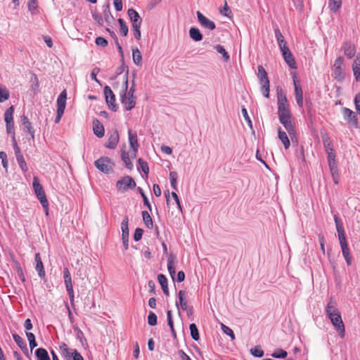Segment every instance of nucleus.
<instances>
[{"instance_id":"f257e3e1","label":"nucleus","mask_w":360,"mask_h":360,"mask_svg":"<svg viewBox=\"0 0 360 360\" xmlns=\"http://www.w3.org/2000/svg\"><path fill=\"white\" fill-rule=\"evenodd\" d=\"M278 115L280 122L283 125L289 136L292 139L295 135V126L291 120V114L285 94L280 90L277 94Z\"/></svg>"},{"instance_id":"f03ea898","label":"nucleus","mask_w":360,"mask_h":360,"mask_svg":"<svg viewBox=\"0 0 360 360\" xmlns=\"http://www.w3.org/2000/svg\"><path fill=\"white\" fill-rule=\"evenodd\" d=\"M128 88V71L125 75V80L123 83L122 90L120 91V100L122 104L127 110H131L136 105L135 97L127 93Z\"/></svg>"},{"instance_id":"7ed1b4c3","label":"nucleus","mask_w":360,"mask_h":360,"mask_svg":"<svg viewBox=\"0 0 360 360\" xmlns=\"http://www.w3.org/2000/svg\"><path fill=\"white\" fill-rule=\"evenodd\" d=\"M33 188L34 190V193L38 200L40 201L47 215L49 214V202L46 199L44 188L41 184L39 183V179L37 176H34L33 178Z\"/></svg>"},{"instance_id":"20e7f679","label":"nucleus","mask_w":360,"mask_h":360,"mask_svg":"<svg viewBox=\"0 0 360 360\" xmlns=\"http://www.w3.org/2000/svg\"><path fill=\"white\" fill-rule=\"evenodd\" d=\"M257 76L259 79L261 87V91L263 96L266 98L269 97V80L267 76V73L264 68L262 65L258 66Z\"/></svg>"},{"instance_id":"39448f33","label":"nucleus","mask_w":360,"mask_h":360,"mask_svg":"<svg viewBox=\"0 0 360 360\" xmlns=\"http://www.w3.org/2000/svg\"><path fill=\"white\" fill-rule=\"evenodd\" d=\"M136 186V182L129 176H124L121 179L118 180L116 184L117 189L122 193H124L129 189H133Z\"/></svg>"},{"instance_id":"423d86ee","label":"nucleus","mask_w":360,"mask_h":360,"mask_svg":"<svg viewBox=\"0 0 360 360\" xmlns=\"http://www.w3.org/2000/svg\"><path fill=\"white\" fill-rule=\"evenodd\" d=\"M328 317L330 320V322L334 328L336 329L340 337L342 338H344L345 335V329L340 313L339 312L338 314H334Z\"/></svg>"},{"instance_id":"0eeeda50","label":"nucleus","mask_w":360,"mask_h":360,"mask_svg":"<svg viewBox=\"0 0 360 360\" xmlns=\"http://www.w3.org/2000/svg\"><path fill=\"white\" fill-rule=\"evenodd\" d=\"M343 65L344 58L342 56L337 58L334 62L333 77L339 82L342 81L345 77V72L343 68Z\"/></svg>"},{"instance_id":"6e6552de","label":"nucleus","mask_w":360,"mask_h":360,"mask_svg":"<svg viewBox=\"0 0 360 360\" xmlns=\"http://www.w3.org/2000/svg\"><path fill=\"white\" fill-rule=\"evenodd\" d=\"M96 168L101 172L108 174L112 169L113 164L108 158L103 157L95 161Z\"/></svg>"},{"instance_id":"1a4fd4ad","label":"nucleus","mask_w":360,"mask_h":360,"mask_svg":"<svg viewBox=\"0 0 360 360\" xmlns=\"http://www.w3.org/2000/svg\"><path fill=\"white\" fill-rule=\"evenodd\" d=\"M103 93L109 108L113 111H116L117 109V105L115 103V94H113L111 89L108 86H105L103 89Z\"/></svg>"},{"instance_id":"9d476101","label":"nucleus","mask_w":360,"mask_h":360,"mask_svg":"<svg viewBox=\"0 0 360 360\" xmlns=\"http://www.w3.org/2000/svg\"><path fill=\"white\" fill-rule=\"evenodd\" d=\"M128 136H129V142L130 148L132 150L131 157L135 158L136 156V153L139 148V143L137 139V134L136 131H134L131 129L128 131Z\"/></svg>"},{"instance_id":"9b49d317","label":"nucleus","mask_w":360,"mask_h":360,"mask_svg":"<svg viewBox=\"0 0 360 360\" xmlns=\"http://www.w3.org/2000/svg\"><path fill=\"white\" fill-rule=\"evenodd\" d=\"M128 217L125 216L121 223L122 229V239L123 245L125 250L129 248V228H128Z\"/></svg>"},{"instance_id":"f8f14e48","label":"nucleus","mask_w":360,"mask_h":360,"mask_svg":"<svg viewBox=\"0 0 360 360\" xmlns=\"http://www.w3.org/2000/svg\"><path fill=\"white\" fill-rule=\"evenodd\" d=\"M196 15L198 20L202 27L209 30H213L216 28L215 23L206 18L202 13L197 11Z\"/></svg>"},{"instance_id":"ddd939ff","label":"nucleus","mask_w":360,"mask_h":360,"mask_svg":"<svg viewBox=\"0 0 360 360\" xmlns=\"http://www.w3.org/2000/svg\"><path fill=\"white\" fill-rule=\"evenodd\" d=\"M342 111L344 117L347 122L356 127L358 126V119L355 112L347 108H344Z\"/></svg>"},{"instance_id":"4468645a","label":"nucleus","mask_w":360,"mask_h":360,"mask_svg":"<svg viewBox=\"0 0 360 360\" xmlns=\"http://www.w3.org/2000/svg\"><path fill=\"white\" fill-rule=\"evenodd\" d=\"M120 140L119 134L117 130L112 131L105 143V147L110 149H114L116 148Z\"/></svg>"},{"instance_id":"2eb2a0df","label":"nucleus","mask_w":360,"mask_h":360,"mask_svg":"<svg viewBox=\"0 0 360 360\" xmlns=\"http://www.w3.org/2000/svg\"><path fill=\"white\" fill-rule=\"evenodd\" d=\"M127 13L132 23V27L141 25L142 18L136 11L133 8H129L127 11Z\"/></svg>"},{"instance_id":"dca6fc26","label":"nucleus","mask_w":360,"mask_h":360,"mask_svg":"<svg viewBox=\"0 0 360 360\" xmlns=\"http://www.w3.org/2000/svg\"><path fill=\"white\" fill-rule=\"evenodd\" d=\"M342 49L344 54L349 59L352 58L356 54L355 45L352 44L350 41H346L342 44Z\"/></svg>"},{"instance_id":"f3484780","label":"nucleus","mask_w":360,"mask_h":360,"mask_svg":"<svg viewBox=\"0 0 360 360\" xmlns=\"http://www.w3.org/2000/svg\"><path fill=\"white\" fill-rule=\"evenodd\" d=\"M281 52L285 61L289 65V67L292 69L297 68L296 63L289 49L287 48L283 49L281 51Z\"/></svg>"},{"instance_id":"a211bd4d","label":"nucleus","mask_w":360,"mask_h":360,"mask_svg":"<svg viewBox=\"0 0 360 360\" xmlns=\"http://www.w3.org/2000/svg\"><path fill=\"white\" fill-rule=\"evenodd\" d=\"M176 263V257L170 254L167 258V269L169 273L170 276L173 279L175 280V264Z\"/></svg>"},{"instance_id":"6ab92c4d","label":"nucleus","mask_w":360,"mask_h":360,"mask_svg":"<svg viewBox=\"0 0 360 360\" xmlns=\"http://www.w3.org/2000/svg\"><path fill=\"white\" fill-rule=\"evenodd\" d=\"M67 92L63 90L57 98V111L64 112L66 105Z\"/></svg>"},{"instance_id":"aec40b11","label":"nucleus","mask_w":360,"mask_h":360,"mask_svg":"<svg viewBox=\"0 0 360 360\" xmlns=\"http://www.w3.org/2000/svg\"><path fill=\"white\" fill-rule=\"evenodd\" d=\"M326 313L327 316H330L334 314L339 313V311L337 308V302L333 297L329 299V301L326 307Z\"/></svg>"},{"instance_id":"412c9836","label":"nucleus","mask_w":360,"mask_h":360,"mask_svg":"<svg viewBox=\"0 0 360 360\" xmlns=\"http://www.w3.org/2000/svg\"><path fill=\"white\" fill-rule=\"evenodd\" d=\"M352 71L356 81H360V52L357 53L355 60H354L352 65Z\"/></svg>"},{"instance_id":"4be33fe9","label":"nucleus","mask_w":360,"mask_h":360,"mask_svg":"<svg viewBox=\"0 0 360 360\" xmlns=\"http://www.w3.org/2000/svg\"><path fill=\"white\" fill-rule=\"evenodd\" d=\"M34 259L36 262L35 269L38 271V275L40 278H44L45 277L46 273L39 253H37L35 255Z\"/></svg>"},{"instance_id":"5701e85b","label":"nucleus","mask_w":360,"mask_h":360,"mask_svg":"<svg viewBox=\"0 0 360 360\" xmlns=\"http://www.w3.org/2000/svg\"><path fill=\"white\" fill-rule=\"evenodd\" d=\"M22 124L24 127V130H26L31 136L32 139H34V130L32 128V123L29 121V119L25 116L21 117Z\"/></svg>"},{"instance_id":"b1692460","label":"nucleus","mask_w":360,"mask_h":360,"mask_svg":"<svg viewBox=\"0 0 360 360\" xmlns=\"http://www.w3.org/2000/svg\"><path fill=\"white\" fill-rule=\"evenodd\" d=\"M294 84H295V93L296 102L300 107H302L303 96H302V88L295 80H294Z\"/></svg>"},{"instance_id":"393cba45","label":"nucleus","mask_w":360,"mask_h":360,"mask_svg":"<svg viewBox=\"0 0 360 360\" xmlns=\"http://www.w3.org/2000/svg\"><path fill=\"white\" fill-rule=\"evenodd\" d=\"M274 32H275V37L277 39V41H278V44L281 51L288 48L287 46V44L285 41L284 37L281 34L280 30L278 28H276V29H275Z\"/></svg>"},{"instance_id":"a878e982","label":"nucleus","mask_w":360,"mask_h":360,"mask_svg":"<svg viewBox=\"0 0 360 360\" xmlns=\"http://www.w3.org/2000/svg\"><path fill=\"white\" fill-rule=\"evenodd\" d=\"M93 130L95 135L98 138H101L104 136V127L98 120L94 121Z\"/></svg>"},{"instance_id":"bb28decb","label":"nucleus","mask_w":360,"mask_h":360,"mask_svg":"<svg viewBox=\"0 0 360 360\" xmlns=\"http://www.w3.org/2000/svg\"><path fill=\"white\" fill-rule=\"evenodd\" d=\"M278 139L283 143L285 149H288L290 146V140L288 137L287 134L281 129V127L278 129Z\"/></svg>"},{"instance_id":"cd10ccee","label":"nucleus","mask_w":360,"mask_h":360,"mask_svg":"<svg viewBox=\"0 0 360 360\" xmlns=\"http://www.w3.org/2000/svg\"><path fill=\"white\" fill-rule=\"evenodd\" d=\"M158 281L161 285L163 292L168 296L169 295V289L167 285V278L163 274H159L158 276Z\"/></svg>"},{"instance_id":"c85d7f7f","label":"nucleus","mask_w":360,"mask_h":360,"mask_svg":"<svg viewBox=\"0 0 360 360\" xmlns=\"http://www.w3.org/2000/svg\"><path fill=\"white\" fill-rule=\"evenodd\" d=\"M13 338L15 343L19 346V347L25 352L27 353L28 352L27 345L25 341L21 338V337L18 334H13Z\"/></svg>"},{"instance_id":"c756f323","label":"nucleus","mask_w":360,"mask_h":360,"mask_svg":"<svg viewBox=\"0 0 360 360\" xmlns=\"http://www.w3.org/2000/svg\"><path fill=\"white\" fill-rule=\"evenodd\" d=\"M190 37L195 41H199L202 39V35L200 33V30L196 27H191L189 30Z\"/></svg>"},{"instance_id":"7c9ffc66","label":"nucleus","mask_w":360,"mask_h":360,"mask_svg":"<svg viewBox=\"0 0 360 360\" xmlns=\"http://www.w3.org/2000/svg\"><path fill=\"white\" fill-rule=\"evenodd\" d=\"M341 6L342 0H328V7L333 13L338 12Z\"/></svg>"},{"instance_id":"2f4dec72","label":"nucleus","mask_w":360,"mask_h":360,"mask_svg":"<svg viewBox=\"0 0 360 360\" xmlns=\"http://www.w3.org/2000/svg\"><path fill=\"white\" fill-rule=\"evenodd\" d=\"M133 61L136 65H141L142 63V56L138 48L132 49Z\"/></svg>"},{"instance_id":"473e14b6","label":"nucleus","mask_w":360,"mask_h":360,"mask_svg":"<svg viewBox=\"0 0 360 360\" xmlns=\"http://www.w3.org/2000/svg\"><path fill=\"white\" fill-rule=\"evenodd\" d=\"M38 360H51L47 351L44 348H39L35 352Z\"/></svg>"},{"instance_id":"72a5a7b5","label":"nucleus","mask_w":360,"mask_h":360,"mask_svg":"<svg viewBox=\"0 0 360 360\" xmlns=\"http://www.w3.org/2000/svg\"><path fill=\"white\" fill-rule=\"evenodd\" d=\"M323 146L325 148L326 152L330 151L333 150V146L330 138L327 134H324L322 136Z\"/></svg>"},{"instance_id":"f704fd0d","label":"nucleus","mask_w":360,"mask_h":360,"mask_svg":"<svg viewBox=\"0 0 360 360\" xmlns=\"http://www.w3.org/2000/svg\"><path fill=\"white\" fill-rule=\"evenodd\" d=\"M14 112L13 106L9 107L4 113V120L6 124L13 122V114Z\"/></svg>"},{"instance_id":"c9c22d12","label":"nucleus","mask_w":360,"mask_h":360,"mask_svg":"<svg viewBox=\"0 0 360 360\" xmlns=\"http://www.w3.org/2000/svg\"><path fill=\"white\" fill-rule=\"evenodd\" d=\"M179 304L183 310H187L188 309V304L186 300V293L184 290H180L179 292Z\"/></svg>"},{"instance_id":"e433bc0d","label":"nucleus","mask_w":360,"mask_h":360,"mask_svg":"<svg viewBox=\"0 0 360 360\" xmlns=\"http://www.w3.org/2000/svg\"><path fill=\"white\" fill-rule=\"evenodd\" d=\"M214 49L220 54L222 55V57H223V59L224 61L227 62L229 58H230V56L228 53V52L225 50V49L224 48L223 46L220 45V44H217L214 46Z\"/></svg>"},{"instance_id":"4c0bfd02","label":"nucleus","mask_w":360,"mask_h":360,"mask_svg":"<svg viewBox=\"0 0 360 360\" xmlns=\"http://www.w3.org/2000/svg\"><path fill=\"white\" fill-rule=\"evenodd\" d=\"M142 217H143V220L145 225L148 229H152L153 228V220H152V218L150 216L149 213L147 211H143Z\"/></svg>"},{"instance_id":"58836bf2","label":"nucleus","mask_w":360,"mask_h":360,"mask_svg":"<svg viewBox=\"0 0 360 360\" xmlns=\"http://www.w3.org/2000/svg\"><path fill=\"white\" fill-rule=\"evenodd\" d=\"M121 156L122 160L124 162L126 167L130 170L132 169L133 164L130 160L128 153L125 150H122Z\"/></svg>"},{"instance_id":"ea45409f","label":"nucleus","mask_w":360,"mask_h":360,"mask_svg":"<svg viewBox=\"0 0 360 360\" xmlns=\"http://www.w3.org/2000/svg\"><path fill=\"white\" fill-rule=\"evenodd\" d=\"M342 255L344 258L345 259V261L347 264V265H351L352 264V257L350 255L349 249L347 246L341 247Z\"/></svg>"},{"instance_id":"a19ab883","label":"nucleus","mask_w":360,"mask_h":360,"mask_svg":"<svg viewBox=\"0 0 360 360\" xmlns=\"http://www.w3.org/2000/svg\"><path fill=\"white\" fill-rule=\"evenodd\" d=\"M10 97V93L7 89L0 85V103L8 100Z\"/></svg>"},{"instance_id":"79ce46f5","label":"nucleus","mask_w":360,"mask_h":360,"mask_svg":"<svg viewBox=\"0 0 360 360\" xmlns=\"http://www.w3.org/2000/svg\"><path fill=\"white\" fill-rule=\"evenodd\" d=\"M177 178L178 174L176 172H171L169 173V181L171 186L174 190H177Z\"/></svg>"},{"instance_id":"37998d69","label":"nucleus","mask_w":360,"mask_h":360,"mask_svg":"<svg viewBox=\"0 0 360 360\" xmlns=\"http://www.w3.org/2000/svg\"><path fill=\"white\" fill-rule=\"evenodd\" d=\"M334 221L335 223L336 229H337L338 236L345 235V231H344L342 224L341 223L340 219L338 218V217L337 215L334 216Z\"/></svg>"},{"instance_id":"c03bdc74","label":"nucleus","mask_w":360,"mask_h":360,"mask_svg":"<svg viewBox=\"0 0 360 360\" xmlns=\"http://www.w3.org/2000/svg\"><path fill=\"white\" fill-rule=\"evenodd\" d=\"M334 221L335 223L336 229H337L338 236L345 235V231H344L342 224L341 223L340 219L338 218V217L337 215L334 216Z\"/></svg>"},{"instance_id":"a18cd8bd","label":"nucleus","mask_w":360,"mask_h":360,"mask_svg":"<svg viewBox=\"0 0 360 360\" xmlns=\"http://www.w3.org/2000/svg\"><path fill=\"white\" fill-rule=\"evenodd\" d=\"M138 162H139V167H138V169L140 168L143 171V172L146 174V176L147 177L148 175V173H149V167H148V163L146 162H145L141 158H139L138 160Z\"/></svg>"},{"instance_id":"49530a36","label":"nucleus","mask_w":360,"mask_h":360,"mask_svg":"<svg viewBox=\"0 0 360 360\" xmlns=\"http://www.w3.org/2000/svg\"><path fill=\"white\" fill-rule=\"evenodd\" d=\"M189 328H190V331H191V335L192 337V338L194 340H199V333H198V330L197 328V326L195 323H191L190 324L189 326Z\"/></svg>"},{"instance_id":"de8ad7c7","label":"nucleus","mask_w":360,"mask_h":360,"mask_svg":"<svg viewBox=\"0 0 360 360\" xmlns=\"http://www.w3.org/2000/svg\"><path fill=\"white\" fill-rule=\"evenodd\" d=\"M26 336H27V340L29 341L30 349H33L34 348H35L37 346V342L35 341V336H34V335L32 333L27 332L26 333Z\"/></svg>"},{"instance_id":"09e8293b","label":"nucleus","mask_w":360,"mask_h":360,"mask_svg":"<svg viewBox=\"0 0 360 360\" xmlns=\"http://www.w3.org/2000/svg\"><path fill=\"white\" fill-rule=\"evenodd\" d=\"M117 22L120 27V33L122 34H123L124 36H127L128 34V27L126 25L125 22L122 18H119L117 20Z\"/></svg>"},{"instance_id":"8fccbe9b","label":"nucleus","mask_w":360,"mask_h":360,"mask_svg":"<svg viewBox=\"0 0 360 360\" xmlns=\"http://www.w3.org/2000/svg\"><path fill=\"white\" fill-rule=\"evenodd\" d=\"M221 328L222 330V331L226 334L227 335H229L231 339L232 340H235V335H234V333L233 331V330L231 328H230L229 327L225 326L224 323H221Z\"/></svg>"},{"instance_id":"3c124183","label":"nucleus","mask_w":360,"mask_h":360,"mask_svg":"<svg viewBox=\"0 0 360 360\" xmlns=\"http://www.w3.org/2000/svg\"><path fill=\"white\" fill-rule=\"evenodd\" d=\"M288 353L285 350L282 349H276L274 353L271 354V356L274 358H281L284 359L287 356Z\"/></svg>"},{"instance_id":"603ef678","label":"nucleus","mask_w":360,"mask_h":360,"mask_svg":"<svg viewBox=\"0 0 360 360\" xmlns=\"http://www.w3.org/2000/svg\"><path fill=\"white\" fill-rule=\"evenodd\" d=\"M16 160L20 169L25 172H27L28 168L23 155H18V157L16 158Z\"/></svg>"},{"instance_id":"864d4df0","label":"nucleus","mask_w":360,"mask_h":360,"mask_svg":"<svg viewBox=\"0 0 360 360\" xmlns=\"http://www.w3.org/2000/svg\"><path fill=\"white\" fill-rule=\"evenodd\" d=\"M167 323L170 328L171 332L172 333L173 336L176 337V333H175V330L174 328V323H173L172 317V311L169 310L167 311Z\"/></svg>"},{"instance_id":"5fc2aeb1","label":"nucleus","mask_w":360,"mask_h":360,"mask_svg":"<svg viewBox=\"0 0 360 360\" xmlns=\"http://www.w3.org/2000/svg\"><path fill=\"white\" fill-rule=\"evenodd\" d=\"M250 353L255 357H262L264 355V351L259 346H256L250 349Z\"/></svg>"},{"instance_id":"6e6d98bb","label":"nucleus","mask_w":360,"mask_h":360,"mask_svg":"<svg viewBox=\"0 0 360 360\" xmlns=\"http://www.w3.org/2000/svg\"><path fill=\"white\" fill-rule=\"evenodd\" d=\"M148 323L150 326H155L157 324V316L154 312H149L148 316Z\"/></svg>"},{"instance_id":"4d7b16f0","label":"nucleus","mask_w":360,"mask_h":360,"mask_svg":"<svg viewBox=\"0 0 360 360\" xmlns=\"http://www.w3.org/2000/svg\"><path fill=\"white\" fill-rule=\"evenodd\" d=\"M241 112H242V114H243V116L244 119L245 120V121L248 123V125L249 126V127L251 129H253L252 123V121L250 120V117L248 115V111H247L246 108H243L242 110H241Z\"/></svg>"},{"instance_id":"13d9d810","label":"nucleus","mask_w":360,"mask_h":360,"mask_svg":"<svg viewBox=\"0 0 360 360\" xmlns=\"http://www.w3.org/2000/svg\"><path fill=\"white\" fill-rule=\"evenodd\" d=\"M95 43L97 46L101 47H106L108 44V41L102 37H98L96 38Z\"/></svg>"},{"instance_id":"bf43d9fd","label":"nucleus","mask_w":360,"mask_h":360,"mask_svg":"<svg viewBox=\"0 0 360 360\" xmlns=\"http://www.w3.org/2000/svg\"><path fill=\"white\" fill-rule=\"evenodd\" d=\"M220 13L222 15H224L226 17H230V15L231 14V11L229 7L228 6L226 1H225L224 6L223 7V8L220 9Z\"/></svg>"},{"instance_id":"052dcab7","label":"nucleus","mask_w":360,"mask_h":360,"mask_svg":"<svg viewBox=\"0 0 360 360\" xmlns=\"http://www.w3.org/2000/svg\"><path fill=\"white\" fill-rule=\"evenodd\" d=\"M143 229H141L140 228L136 229L134 234V240L139 241V240H141L142 238V236H143Z\"/></svg>"},{"instance_id":"680f3d73","label":"nucleus","mask_w":360,"mask_h":360,"mask_svg":"<svg viewBox=\"0 0 360 360\" xmlns=\"http://www.w3.org/2000/svg\"><path fill=\"white\" fill-rule=\"evenodd\" d=\"M139 189L140 193H141V196H142V198H143V204H144L145 205H146V206L148 207V208L150 210H151V205H150V202H149V201H148V199L147 196H146V195H145V193L143 192V191H142V189H141V188H139Z\"/></svg>"},{"instance_id":"e2e57ef3","label":"nucleus","mask_w":360,"mask_h":360,"mask_svg":"<svg viewBox=\"0 0 360 360\" xmlns=\"http://www.w3.org/2000/svg\"><path fill=\"white\" fill-rule=\"evenodd\" d=\"M171 195H172V198H174V200H175V202L176 203L179 210L181 212H182V207L181 205V202H180V200H179V198L177 194L176 193V192H172Z\"/></svg>"},{"instance_id":"0e129e2a","label":"nucleus","mask_w":360,"mask_h":360,"mask_svg":"<svg viewBox=\"0 0 360 360\" xmlns=\"http://www.w3.org/2000/svg\"><path fill=\"white\" fill-rule=\"evenodd\" d=\"M6 131L8 134H11V135L15 134L14 123L13 122L6 124Z\"/></svg>"},{"instance_id":"69168bd1","label":"nucleus","mask_w":360,"mask_h":360,"mask_svg":"<svg viewBox=\"0 0 360 360\" xmlns=\"http://www.w3.org/2000/svg\"><path fill=\"white\" fill-rule=\"evenodd\" d=\"M133 31H134V37L139 40L141 39V26L134 27Z\"/></svg>"},{"instance_id":"338daca9","label":"nucleus","mask_w":360,"mask_h":360,"mask_svg":"<svg viewBox=\"0 0 360 360\" xmlns=\"http://www.w3.org/2000/svg\"><path fill=\"white\" fill-rule=\"evenodd\" d=\"M354 103L356 109L360 115V94H358L355 96Z\"/></svg>"},{"instance_id":"774afa93","label":"nucleus","mask_w":360,"mask_h":360,"mask_svg":"<svg viewBox=\"0 0 360 360\" xmlns=\"http://www.w3.org/2000/svg\"><path fill=\"white\" fill-rule=\"evenodd\" d=\"M72 354L73 355L70 360H84L82 356L76 349H73Z\"/></svg>"}]
</instances>
